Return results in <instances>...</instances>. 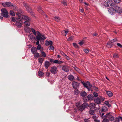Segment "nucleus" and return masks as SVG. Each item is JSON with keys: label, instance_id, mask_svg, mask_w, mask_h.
I'll return each instance as SVG.
<instances>
[{"label": "nucleus", "instance_id": "nucleus-10", "mask_svg": "<svg viewBox=\"0 0 122 122\" xmlns=\"http://www.w3.org/2000/svg\"><path fill=\"white\" fill-rule=\"evenodd\" d=\"M57 71V68L56 67L54 66L51 67L50 71L52 74H56Z\"/></svg>", "mask_w": 122, "mask_h": 122}, {"label": "nucleus", "instance_id": "nucleus-18", "mask_svg": "<svg viewBox=\"0 0 122 122\" xmlns=\"http://www.w3.org/2000/svg\"><path fill=\"white\" fill-rule=\"evenodd\" d=\"M87 98L88 100H92L93 99L94 97L93 95L89 94L87 96Z\"/></svg>", "mask_w": 122, "mask_h": 122}, {"label": "nucleus", "instance_id": "nucleus-55", "mask_svg": "<svg viewBox=\"0 0 122 122\" xmlns=\"http://www.w3.org/2000/svg\"><path fill=\"white\" fill-rule=\"evenodd\" d=\"M49 45L50 46H52V42L51 41H49Z\"/></svg>", "mask_w": 122, "mask_h": 122}, {"label": "nucleus", "instance_id": "nucleus-57", "mask_svg": "<svg viewBox=\"0 0 122 122\" xmlns=\"http://www.w3.org/2000/svg\"><path fill=\"white\" fill-rule=\"evenodd\" d=\"M94 89L96 91H98V88L96 87H94Z\"/></svg>", "mask_w": 122, "mask_h": 122}, {"label": "nucleus", "instance_id": "nucleus-44", "mask_svg": "<svg viewBox=\"0 0 122 122\" xmlns=\"http://www.w3.org/2000/svg\"><path fill=\"white\" fill-rule=\"evenodd\" d=\"M93 94L95 97H97L98 95V94L96 92H94Z\"/></svg>", "mask_w": 122, "mask_h": 122}, {"label": "nucleus", "instance_id": "nucleus-7", "mask_svg": "<svg viewBox=\"0 0 122 122\" xmlns=\"http://www.w3.org/2000/svg\"><path fill=\"white\" fill-rule=\"evenodd\" d=\"M113 4V3H112V2H110L109 0L106 1L104 3V5L105 6L108 7L111 6V7L112 8Z\"/></svg>", "mask_w": 122, "mask_h": 122}, {"label": "nucleus", "instance_id": "nucleus-13", "mask_svg": "<svg viewBox=\"0 0 122 122\" xmlns=\"http://www.w3.org/2000/svg\"><path fill=\"white\" fill-rule=\"evenodd\" d=\"M1 4L4 7H7L11 6L12 3L10 2H6L5 3H2Z\"/></svg>", "mask_w": 122, "mask_h": 122}, {"label": "nucleus", "instance_id": "nucleus-39", "mask_svg": "<svg viewBox=\"0 0 122 122\" xmlns=\"http://www.w3.org/2000/svg\"><path fill=\"white\" fill-rule=\"evenodd\" d=\"M73 46L76 48H78L79 46L76 43H73Z\"/></svg>", "mask_w": 122, "mask_h": 122}, {"label": "nucleus", "instance_id": "nucleus-21", "mask_svg": "<svg viewBox=\"0 0 122 122\" xmlns=\"http://www.w3.org/2000/svg\"><path fill=\"white\" fill-rule=\"evenodd\" d=\"M37 10L39 13L42 14H43L44 12L41 10V7L40 6H39L37 7Z\"/></svg>", "mask_w": 122, "mask_h": 122}, {"label": "nucleus", "instance_id": "nucleus-60", "mask_svg": "<svg viewBox=\"0 0 122 122\" xmlns=\"http://www.w3.org/2000/svg\"><path fill=\"white\" fill-rule=\"evenodd\" d=\"M96 116L94 115L92 117V118L93 119H95L96 118Z\"/></svg>", "mask_w": 122, "mask_h": 122}, {"label": "nucleus", "instance_id": "nucleus-51", "mask_svg": "<svg viewBox=\"0 0 122 122\" xmlns=\"http://www.w3.org/2000/svg\"><path fill=\"white\" fill-rule=\"evenodd\" d=\"M117 118L119 121L120 120H121V121H122V117L119 116H118Z\"/></svg>", "mask_w": 122, "mask_h": 122}, {"label": "nucleus", "instance_id": "nucleus-45", "mask_svg": "<svg viewBox=\"0 0 122 122\" xmlns=\"http://www.w3.org/2000/svg\"><path fill=\"white\" fill-rule=\"evenodd\" d=\"M100 101H104L105 98L103 97H100Z\"/></svg>", "mask_w": 122, "mask_h": 122}, {"label": "nucleus", "instance_id": "nucleus-6", "mask_svg": "<svg viewBox=\"0 0 122 122\" xmlns=\"http://www.w3.org/2000/svg\"><path fill=\"white\" fill-rule=\"evenodd\" d=\"M88 104L86 103H84L81 105L79 106L78 108L80 111H83L85 108L87 107Z\"/></svg>", "mask_w": 122, "mask_h": 122}, {"label": "nucleus", "instance_id": "nucleus-14", "mask_svg": "<svg viewBox=\"0 0 122 122\" xmlns=\"http://www.w3.org/2000/svg\"><path fill=\"white\" fill-rule=\"evenodd\" d=\"M79 83L75 81H73L72 84L74 89H76L78 86Z\"/></svg>", "mask_w": 122, "mask_h": 122}, {"label": "nucleus", "instance_id": "nucleus-12", "mask_svg": "<svg viewBox=\"0 0 122 122\" xmlns=\"http://www.w3.org/2000/svg\"><path fill=\"white\" fill-rule=\"evenodd\" d=\"M24 5L26 8L28 12L30 13H31L32 12V11L31 8L29 7L26 4L24 3Z\"/></svg>", "mask_w": 122, "mask_h": 122}, {"label": "nucleus", "instance_id": "nucleus-40", "mask_svg": "<svg viewBox=\"0 0 122 122\" xmlns=\"http://www.w3.org/2000/svg\"><path fill=\"white\" fill-rule=\"evenodd\" d=\"M61 3L65 6H66L67 5V3L66 1L63 0Z\"/></svg>", "mask_w": 122, "mask_h": 122}, {"label": "nucleus", "instance_id": "nucleus-15", "mask_svg": "<svg viewBox=\"0 0 122 122\" xmlns=\"http://www.w3.org/2000/svg\"><path fill=\"white\" fill-rule=\"evenodd\" d=\"M19 14H21L19 13H18L17 14V15L18 17L16 18L15 19V18L13 17H12L11 18V21H13L15 22H16V21H20L21 20H18V19H18V15Z\"/></svg>", "mask_w": 122, "mask_h": 122}, {"label": "nucleus", "instance_id": "nucleus-63", "mask_svg": "<svg viewBox=\"0 0 122 122\" xmlns=\"http://www.w3.org/2000/svg\"><path fill=\"white\" fill-rule=\"evenodd\" d=\"M49 60L51 62H52L53 61H54V60L53 59H51Z\"/></svg>", "mask_w": 122, "mask_h": 122}, {"label": "nucleus", "instance_id": "nucleus-42", "mask_svg": "<svg viewBox=\"0 0 122 122\" xmlns=\"http://www.w3.org/2000/svg\"><path fill=\"white\" fill-rule=\"evenodd\" d=\"M84 41L82 40L81 41L79 42L78 43L80 45V46H82L83 44H84Z\"/></svg>", "mask_w": 122, "mask_h": 122}, {"label": "nucleus", "instance_id": "nucleus-50", "mask_svg": "<svg viewBox=\"0 0 122 122\" xmlns=\"http://www.w3.org/2000/svg\"><path fill=\"white\" fill-rule=\"evenodd\" d=\"M84 52L86 53H87L88 52V50L86 49H84Z\"/></svg>", "mask_w": 122, "mask_h": 122}, {"label": "nucleus", "instance_id": "nucleus-34", "mask_svg": "<svg viewBox=\"0 0 122 122\" xmlns=\"http://www.w3.org/2000/svg\"><path fill=\"white\" fill-rule=\"evenodd\" d=\"M102 112H105L107 110V108L106 107H102Z\"/></svg>", "mask_w": 122, "mask_h": 122}, {"label": "nucleus", "instance_id": "nucleus-3", "mask_svg": "<svg viewBox=\"0 0 122 122\" xmlns=\"http://www.w3.org/2000/svg\"><path fill=\"white\" fill-rule=\"evenodd\" d=\"M112 8L113 9V10L115 12V11L116 12L118 13L119 14H121L122 13V8L119 6H118L116 5L113 4Z\"/></svg>", "mask_w": 122, "mask_h": 122}, {"label": "nucleus", "instance_id": "nucleus-24", "mask_svg": "<svg viewBox=\"0 0 122 122\" xmlns=\"http://www.w3.org/2000/svg\"><path fill=\"white\" fill-rule=\"evenodd\" d=\"M68 79L71 81H72L74 80V78L73 76L72 75H69L68 76Z\"/></svg>", "mask_w": 122, "mask_h": 122}, {"label": "nucleus", "instance_id": "nucleus-52", "mask_svg": "<svg viewBox=\"0 0 122 122\" xmlns=\"http://www.w3.org/2000/svg\"><path fill=\"white\" fill-rule=\"evenodd\" d=\"M89 119H85L84 120V122H89Z\"/></svg>", "mask_w": 122, "mask_h": 122}, {"label": "nucleus", "instance_id": "nucleus-33", "mask_svg": "<svg viewBox=\"0 0 122 122\" xmlns=\"http://www.w3.org/2000/svg\"><path fill=\"white\" fill-rule=\"evenodd\" d=\"M117 40L116 38H115L114 39L112 40L111 41H110L112 43H113L117 41Z\"/></svg>", "mask_w": 122, "mask_h": 122}, {"label": "nucleus", "instance_id": "nucleus-17", "mask_svg": "<svg viewBox=\"0 0 122 122\" xmlns=\"http://www.w3.org/2000/svg\"><path fill=\"white\" fill-rule=\"evenodd\" d=\"M31 50L32 53L34 54L36 52L37 49L36 47L34 46L32 47Z\"/></svg>", "mask_w": 122, "mask_h": 122}, {"label": "nucleus", "instance_id": "nucleus-59", "mask_svg": "<svg viewBox=\"0 0 122 122\" xmlns=\"http://www.w3.org/2000/svg\"><path fill=\"white\" fill-rule=\"evenodd\" d=\"M63 62L61 61H58V64H61L62 63H63Z\"/></svg>", "mask_w": 122, "mask_h": 122}, {"label": "nucleus", "instance_id": "nucleus-25", "mask_svg": "<svg viewBox=\"0 0 122 122\" xmlns=\"http://www.w3.org/2000/svg\"><path fill=\"white\" fill-rule=\"evenodd\" d=\"M112 44L110 41L108 42L106 44V46L108 48L111 47L112 45Z\"/></svg>", "mask_w": 122, "mask_h": 122}, {"label": "nucleus", "instance_id": "nucleus-30", "mask_svg": "<svg viewBox=\"0 0 122 122\" xmlns=\"http://www.w3.org/2000/svg\"><path fill=\"white\" fill-rule=\"evenodd\" d=\"M104 103L105 104L108 106L109 107H110L111 106V104L109 103V102L108 101H106L104 102Z\"/></svg>", "mask_w": 122, "mask_h": 122}, {"label": "nucleus", "instance_id": "nucleus-41", "mask_svg": "<svg viewBox=\"0 0 122 122\" xmlns=\"http://www.w3.org/2000/svg\"><path fill=\"white\" fill-rule=\"evenodd\" d=\"M41 55L42 56L44 57H45L46 56V53L44 51H42L41 52Z\"/></svg>", "mask_w": 122, "mask_h": 122}, {"label": "nucleus", "instance_id": "nucleus-1", "mask_svg": "<svg viewBox=\"0 0 122 122\" xmlns=\"http://www.w3.org/2000/svg\"><path fill=\"white\" fill-rule=\"evenodd\" d=\"M18 18L17 19L21 20L22 23H24V25L28 26L30 25V21H31L30 18L28 17L27 16L24 15L22 14H19L18 15Z\"/></svg>", "mask_w": 122, "mask_h": 122}, {"label": "nucleus", "instance_id": "nucleus-19", "mask_svg": "<svg viewBox=\"0 0 122 122\" xmlns=\"http://www.w3.org/2000/svg\"><path fill=\"white\" fill-rule=\"evenodd\" d=\"M106 93L107 96L109 97H111L113 95L112 92L110 91H106Z\"/></svg>", "mask_w": 122, "mask_h": 122}, {"label": "nucleus", "instance_id": "nucleus-49", "mask_svg": "<svg viewBox=\"0 0 122 122\" xmlns=\"http://www.w3.org/2000/svg\"><path fill=\"white\" fill-rule=\"evenodd\" d=\"M121 0H114V2L117 3H118L120 2Z\"/></svg>", "mask_w": 122, "mask_h": 122}, {"label": "nucleus", "instance_id": "nucleus-36", "mask_svg": "<svg viewBox=\"0 0 122 122\" xmlns=\"http://www.w3.org/2000/svg\"><path fill=\"white\" fill-rule=\"evenodd\" d=\"M102 122H109V121L108 119L106 118L103 119Z\"/></svg>", "mask_w": 122, "mask_h": 122}, {"label": "nucleus", "instance_id": "nucleus-46", "mask_svg": "<svg viewBox=\"0 0 122 122\" xmlns=\"http://www.w3.org/2000/svg\"><path fill=\"white\" fill-rule=\"evenodd\" d=\"M45 45L46 46H48L49 45V41H46L45 42Z\"/></svg>", "mask_w": 122, "mask_h": 122}, {"label": "nucleus", "instance_id": "nucleus-11", "mask_svg": "<svg viewBox=\"0 0 122 122\" xmlns=\"http://www.w3.org/2000/svg\"><path fill=\"white\" fill-rule=\"evenodd\" d=\"M62 69L65 72H68L69 71V67L67 65H64L62 66Z\"/></svg>", "mask_w": 122, "mask_h": 122}, {"label": "nucleus", "instance_id": "nucleus-43", "mask_svg": "<svg viewBox=\"0 0 122 122\" xmlns=\"http://www.w3.org/2000/svg\"><path fill=\"white\" fill-rule=\"evenodd\" d=\"M43 60L41 58H39V62L41 64V65L42 64L43 62Z\"/></svg>", "mask_w": 122, "mask_h": 122}, {"label": "nucleus", "instance_id": "nucleus-35", "mask_svg": "<svg viewBox=\"0 0 122 122\" xmlns=\"http://www.w3.org/2000/svg\"><path fill=\"white\" fill-rule=\"evenodd\" d=\"M34 57H39L40 55L38 53L36 52V53H34Z\"/></svg>", "mask_w": 122, "mask_h": 122}, {"label": "nucleus", "instance_id": "nucleus-23", "mask_svg": "<svg viewBox=\"0 0 122 122\" xmlns=\"http://www.w3.org/2000/svg\"><path fill=\"white\" fill-rule=\"evenodd\" d=\"M95 101L98 104H100L101 103L100 100V98L98 97H97L96 99H95Z\"/></svg>", "mask_w": 122, "mask_h": 122}, {"label": "nucleus", "instance_id": "nucleus-16", "mask_svg": "<svg viewBox=\"0 0 122 122\" xmlns=\"http://www.w3.org/2000/svg\"><path fill=\"white\" fill-rule=\"evenodd\" d=\"M51 64L50 62L48 61H46L44 63V66L46 69L48 68Z\"/></svg>", "mask_w": 122, "mask_h": 122}, {"label": "nucleus", "instance_id": "nucleus-4", "mask_svg": "<svg viewBox=\"0 0 122 122\" xmlns=\"http://www.w3.org/2000/svg\"><path fill=\"white\" fill-rule=\"evenodd\" d=\"M80 81L84 86L86 88L88 89V91L91 90L92 91V90L91 89V88L92 86V84H90V83L89 81H87L85 83L84 81L82 82V81Z\"/></svg>", "mask_w": 122, "mask_h": 122}, {"label": "nucleus", "instance_id": "nucleus-22", "mask_svg": "<svg viewBox=\"0 0 122 122\" xmlns=\"http://www.w3.org/2000/svg\"><path fill=\"white\" fill-rule=\"evenodd\" d=\"M80 95L82 97H85L87 95V94L85 91H83L81 92Z\"/></svg>", "mask_w": 122, "mask_h": 122}, {"label": "nucleus", "instance_id": "nucleus-20", "mask_svg": "<svg viewBox=\"0 0 122 122\" xmlns=\"http://www.w3.org/2000/svg\"><path fill=\"white\" fill-rule=\"evenodd\" d=\"M18 21H16L15 24L18 27L20 28L22 26L21 23H22L21 21V22L20 23Z\"/></svg>", "mask_w": 122, "mask_h": 122}, {"label": "nucleus", "instance_id": "nucleus-32", "mask_svg": "<svg viewBox=\"0 0 122 122\" xmlns=\"http://www.w3.org/2000/svg\"><path fill=\"white\" fill-rule=\"evenodd\" d=\"M31 30H32V31L33 32V34L35 35H36V34H37V31H36V32L35 30L33 28H31Z\"/></svg>", "mask_w": 122, "mask_h": 122}, {"label": "nucleus", "instance_id": "nucleus-62", "mask_svg": "<svg viewBox=\"0 0 122 122\" xmlns=\"http://www.w3.org/2000/svg\"><path fill=\"white\" fill-rule=\"evenodd\" d=\"M97 35V33H95L93 34V36H96Z\"/></svg>", "mask_w": 122, "mask_h": 122}, {"label": "nucleus", "instance_id": "nucleus-53", "mask_svg": "<svg viewBox=\"0 0 122 122\" xmlns=\"http://www.w3.org/2000/svg\"><path fill=\"white\" fill-rule=\"evenodd\" d=\"M75 94H77L79 92V91L78 90L76 89H75Z\"/></svg>", "mask_w": 122, "mask_h": 122}, {"label": "nucleus", "instance_id": "nucleus-58", "mask_svg": "<svg viewBox=\"0 0 122 122\" xmlns=\"http://www.w3.org/2000/svg\"><path fill=\"white\" fill-rule=\"evenodd\" d=\"M65 56H66V58L68 60H69V57L68 56H67L66 55H65Z\"/></svg>", "mask_w": 122, "mask_h": 122}, {"label": "nucleus", "instance_id": "nucleus-5", "mask_svg": "<svg viewBox=\"0 0 122 122\" xmlns=\"http://www.w3.org/2000/svg\"><path fill=\"white\" fill-rule=\"evenodd\" d=\"M2 13L1 15L2 16L5 17H8V12L7 10L5 8H2L1 10Z\"/></svg>", "mask_w": 122, "mask_h": 122}, {"label": "nucleus", "instance_id": "nucleus-8", "mask_svg": "<svg viewBox=\"0 0 122 122\" xmlns=\"http://www.w3.org/2000/svg\"><path fill=\"white\" fill-rule=\"evenodd\" d=\"M96 104L93 103H92L89 104L88 106L87 107L90 109H94L95 110H97V109L96 107Z\"/></svg>", "mask_w": 122, "mask_h": 122}, {"label": "nucleus", "instance_id": "nucleus-9", "mask_svg": "<svg viewBox=\"0 0 122 122\" xmlns=\"http://www.w3.org/2000/svg\"><path fill=\"white\" fill-rule=\"evenodd\" d=\"M104 116L105 117L108 118L109 120L111 121H112L114 120V117L111 115L110 113H107Z\"/></svg>", "mask_w": 122, "mask_h": 122}, {"label": "nucleus", "instance_id": "nucleus-2", "mask_svg": "<svg viewBox=\"0 0 122 122\" xmlns=\"http://www.w3.org/2000/svg\"><path fill=\"white\" fill-rule=\"evenodd\" d=\"M46 38L44 35H42L38 31H37V35L36 37L35 38V40L37 41L36 43V44L37 45H39V41H42L45 40Z\"/></svg>", "mask_w": 122, "mask_h": 122}, {"label": "nucleus", "instance_id": "nucleus-29", "mask_svg": "<svg viewBox=\"0 0 122 122\" xmlns=\"http://www.w3.org/2000/svg\"><path fill=\"white\" fill-rule=\"evenodd\" d=\"M89 114L91 115H93L94 114V110L90 109L89 111Z\"/></svg>", "mask_w": 122, "mask_h": 122}, {"label": "nucleus", "instance_id": "nucleus-47", "mask_svg": "<svg viewBox=\"0 0 122 122\" xmlns=\"http://www.w3.org/2000/svg\"><path fill=\"white\" fill-rule=\"evenodd\" d=\"M41 47V45L40 44L39 45H38L37 47V49L38 50H40Z\"/></svg>", "mask_w": 122, "mask_h": 122}, {"label": "nucleus", "instance_id": "nucleus-48", "mask_svg": "<svg viewBox=\"0 0 122 122\" xmlns=\"http://www.w3.org/2000/svg\"><path fill=\"white\" fill-rule=\"evenodd\" d=\"M117 45L118 47L121 48H122V45H121L120 43H117Z\"/></svg>", "mask_w": 122, "mask_h": 122}, {"label": "nucleus", "instance_id": "nucleus-37", "mask_svg": "<svg viewBox=\"0 0 122 122\" xmlns=\"http://www.w3.org/2000/svg\"><path fill=\"white\" fill-rule=\"evenodd\" d=\"M49 49L50 50H51L52 51L54 50V47L52 46H50L49 47Z\"/></svg>", "mask_w": 122, "mask_h": 122}, {"label": "nucleus", "instance_id": "nucleus-61", "mask_svg": "<svg viewBox=\"0 0 122 122\" xmlns=\"http://www.w3.org/2000/svg\"><path fill=\"white\" fill-rule=\"evenodd\" d=\"M68 31H66V30H65L64 31V32L65 33H66V34L65 35V36H66V34H67L68 33Z\"/></svg>", "mask_w": 122, "mask_h": 122}, {"label": "nucleus", "instance_id": "nucleus-54", "mask_svg": "<svg viewBox=\"0 0 122 122\" xmlns=\"http://www.w3.org/2000/svg\"><path fill=\"white\" fill-rule=\"evenodd\" d=\"M58 60H55L53 62L54 63L58 64Z\"/></svg>", "mask_w": 122, "mask_h": 122}, {"label": "nucleus", "instance_id": "nucleus-26", "mask_svg": "<svg viewBox=\"0 0 122 122\" xmlns=\"http://www.w3.org/2000/svg\"><path fill=\"white\" fill-rule=\"evenodd\" d=\"M11 7L12 9L14 10H17V8L16 5L15 4H12V5L11 6Z\"/></svg>", "mask_w": 122, "mask_h": 122}, {"label": "nucleus", "instance_id": "nucleus-27", "mask_svg": "<svg viewBox=\"0 0 122 122\" xmlns=\"http://www.w3.org/2000/svg\"><path fill=\"white\" fill-rule=\"evenodd\" d=\"M54 19L56 21L58 22L60 20L61 18L59 17L56 16L55 17Z\"/></svg>", "mask_w": 122, "mask_h": 122}, {"label": "nucleus", "instance_id": "nucleus-64", "mask_svg": "<svg viewBox=\"0 0 122 122\" xmlns=\"http://www.w3.org/2000/svg\"><path fill=\"white\" fill-rule=\"evenodd\" d=\"M50 73H47L46 74V76H48L50 75Z\"/></svg>", "mask_w": 122, "mask_h": 122}, {"label": "nucleus", "instance_id": "nucleus-56", "mask_svg": "<svg viewBox=\"0 0 122 122\" xmlns=\"http://www.w3.org/2000/svg\"><path fill=\"white\" fill-rule=\"evenodd\" d=\"M60 53L61 54L63 55L64 56H65V55H66V54H65L62 51H60Z\"/></svg>", "mask_w": 122, "mask_h": 122}, {"label": "nucleus", "instance_id": "nucleus-31", "mask_svg": "<svg viewBox=\"0 0 122 122\" xmlns=\"http://www.w3.org/2000/svg\"><path fill=\"white\" fill-rule=\"evenodd\" d=\"M113 57L114 58H118V54L117 53H115L113 56Z\"/></svg>", "mask_w": 122, "mask_h": 122}, {"label": "nucleus", "instance_id": "nucleus-38", "mask_svg": "<svg viewBox=\"0 0 122 122\" xmlns=\"http://www.w3.org/2000/svg\"><path fill=\"white\" fill-rule=\"evenodd\" d=\"M10 15H12V16H14L15 15V13L12 10H10Z\"/></svg>", "mask_w": 122, "mask_h": 122}, {"label": "nucleus", "instance_id": "nucleus-28", "mask_svg": "<svg viewBox=\"0 0 122 122\" xmlns=\"http://www.w3.org/2000/svg\"><path fill=\"white\" fill-rule=\"evenodd\" d=\"M38 75L39 76H42L44 75V73L41 71H39L38 72Z\"/></svg>", "mask_w": 122, "mask_h": 122}]
</instances>
